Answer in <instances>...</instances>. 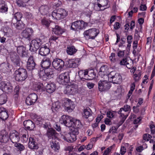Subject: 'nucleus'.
Instances as JSON below:
<instances>
[{
  "mask_svg": "<svg viewBox=\"0 0 155 155\" xmlns=\"http://www.w3.org/2000/svg\"><path fill=\"white\" fill-rule=\"evenodd\" d=\"M38 98L37 95L35 93L31 94L26 98L25 102L28 105H33L35 103Z\"/></svg>",
  "mask_w": 155,
  "mask_h": 155,
  "instance_id": "obj_16",
  "label": "nucleus"
},
{
  "mask_svg": "<svg viewBox=\"0 0 155 155\" xmlns=\"http://www.w3.org/2000/svg\"><path fill=\"white\" fill-rule=\"evenodd\" d=\"M108 70V68L107 66L106 65H103L100 68L99 74L101 77H103L104 76L108 74L109 73Z\"/></svg>",
  "mask_w": 155,
  "mask_h": 155,
  "instance_id": "obj_27",
  "label": "nucleus"
},
{
  "mask_svg": "<svg viewBox=\"0 0 155 155\" xmlns=\"http://www.w3.org/2000/svg\"><path fill=\"white\" fill-rule=\"evenodd\" d=\"M8 117V111L3 107H0V118L2 120H6Z\"/></svg>",
  "mask_w": 155,
  "mask_h": 155,
  "instance_id": "obj_24",
  "label": "nucleus"
},
{
  "mask_svg": "<svg viewBox=\"0 0 155 155\" xmlns=\"http://www.w3.org/2000/svg\"><path fill=\"white\" fill-rule=\"evenodd\" d=\"M61 138L69 143L73 142L76 139L75 136L72 135L70 132L61 136Z\"/></svg>",
  "mask_w": 155,
  "mask_h": 155,
  "instance_id": "obj_21",
  "label": "nucleus"
},
{
  "mask_svg": "<svg viewBox=\"0 0 155 155\" xmlns=\"http://www.w3.org/2000/svg\"><path fill=\"white\" fill-rule=\"evenodd\" d=\"M36 141V140L33 137H30L29 138L28 146L30 148L34 150L38 149V144Z\"/></svg>",
  "mask_w": 155,
  "mask_h": 155,
  "instance_id": "obj_20",
  "label": "nucleus"
},
{
  "mask_svg": "<svg viewBox=\"0 0 155 155\" xmlns=\"http://www.w3.org/2000/svg\"><path fill=\"white\" fill-rule=\"evenodd\" d=\"M52 32L56 35H61L64 32V30L62 29L59 26L57 25L54 29L52 30Z\"/></svg>",
  "mask_w": 155,
  "mask_h": 155,
  "instance_id": "obj_38",
  "label": "nucleus"
},
{
  "mask_svg": "<svg viewBox=\"0 0 155 155\" xmlns=\"http://www.w3.org/2000/svg\"><path fill=\"white\" fill-rule=\"evenodd\" d=\"M13 17L15 18L18 21H21V19L22 17V14L20 12H17L15 13L13 16Z\"/></svg>",
  "mask_w": 155,
  "mask_h": 155,
  "instance_id": "obj_55",
  "label": "nucleus"
},
{
  "mask_svg": "<svg viewBox=\"0 0 155 155\" xmlns=\"http://www.w3.org/2000/svg\"><path fill=\"white\" fill-rule=\"evenodd\" d=\"M9 137L5 130H2L0 133V142L2 143H6L9 140Z\"/></svg>",
  "mask_w": 155,
  "mask_h": 155,
  "instance_id": "obj_22",
  "label": "nucleus"
},
{
  "mask_svg": "<svg viewBox=\"0 0 155 155\" xmlns=\"http://www.w3.org/2000/svg\"><path fill=\"white\" fill-rule=\"evenodd\" d=\"M40 78L44 81L46 80L48 78H48V76L43 71H40L38 73Z\"/></svg>",
  "mask_w": 155,
  "mask_h": 155,
  "instance_id": "obj_44",
  "label": "nucleus"
},
{
  "mask_svg": "<svg viewBox=\"0 0 155 155\" xmlns=\"http://www.w3.org/2000/svg\"><path fill=\"white\" fill-rule=\"evenodd\" d=\"M50 52V49L46 46L41 47L39 50V54L43 56H46Z\"/></svg>",
  "mask_w": 155,
  "mask_h": 155,
  "instance_id": "obj_28",
  "label": "nucleus"
},
{
  "mask_svg": "<svg viewBox=\"0 0 155 155\" xmlns=\"http://www.w3.org/2000/svg\"><path fill=\"white\" fill-rule=\"evenodd\" d=\"M71 64V68H76L79 65V60L78 59H72Z\"/></svg>",
  "mask_w": 155,
  "mask_h": 155,
  "instance_id": "obj_46",
  "label": "nucleus"
},
{
  "mask_svg": "<svg viewBox=\"0 0 155 155\" xmlns=\"http://www.w3.org/2000/svg\"><path fill=\"white\" fill-rule=\"evenodd\" d=\"M71 62L72 59H66L65 61V65L67 67L71 68Z\"/></svg>",
  "mask_w": 155,
  "mask_h": 155,
  "instance_id": "obj_56",
  "label": "nucleus"
},
{
  "mask_svg": "<svg viewBox=\"0 0 155 155\" xmlns=\"http://www.w3.org/2000/svg\"><path fill=\"white\" fill-rule=\"evenodd\" d=\"M36 63L33 56H30L28 59L27 63L26 68L29 70H34L35 68Z\"/></svg>",
  "mask_w": 155,
  "mask_h": 155,
  "instance_id": "obj_18",
  "label": "nucleus"
},
{
  "mask_svg": "<svg viewBox=\"0 0 155 155\" xmlns=\"http://www.w3.org/2000/svg\"><path fill=\"white\" fill-rule=\"evenodd\" d=\"M25 26V24L21 21H18L14 26L17 29L21 30L24 28Z\"/></svg>",
  "mask_w": 155,
  "mask_h": 155,
  "instance_id": "obj_48",
  "label": "nucleus"
},
{
  "mask_svg": "<svg viewBox=\"0 0 155 155\" xmlns=\"http://www.w3.org/2000/svg\"><path fill=\"white\" fill-rule=\"evenodd\" d=\"M51 147L55 151L58 152L60 149V143L58 141H52L51 143Z\"/></svg>",
  "mask_w": 155,
  "mask_h": 155,
  "instance_id": "obj_34",
  "label": "nucleus"
},
{
  "mask_svg": "<svg viewBox=\"0 0 155 155\" xmlns=\"http://www.w3.org/2000/svg\"><path fill=\"white\" fill-rule=\"evenodd\" d=\"M79 74L81 79H84L87 80V78L86 77L87 76H88V70L80 71L79 72Z\"/></svg>",
  "mask_w": 155,
  "mask_h": 155,
  "instance_id": "obj_41",
  "label": "nucleus"
},
{
  "mask_svg": "<svg viewBox=\"0 0 155 155\" xmlns=\"http://www.w3.org/2000/svg\"><path fill=\"white\" fill-rule=\"evenodd\" d=\"M109 77L112 79V82L114 84H117L121 82V75L118 73H116L115 71H111L109 74Z\"/></svg>",
  "mask_w": 155,
  "mask_h": 155,
  "instance_id": "obj_11",
  "label": "nucleus"
},
{
  "mask_svg": "<svg viewBox=\"0 0 155 155\" xmlns=\"http://www.w3.org/2000/svg\"><path fill=\"white\" fill-rule=\"evenodd\" d=\"M82 127L81 123L79 120L73 119V124L72 127L77 128H80Z\"/></svg>",
  "mask_w": 155,
  "mask_h": 155,
  "instance_id": "obj_40",
  "label": "nucleus"
},
{
  "mask_svg": "<svg viewBox=\"0 0 155 155\" xmlns=\"http://www.w3.org/2000/svg\"><path fill=\"white\" fill-rule=\"evenodd\" d=\"M65 63L62 59L59 58H55L52 63V65L56 69L61 70L63 69Z\"/></svg>",
  "mask_w": 155,
  "mask_h": 155,
  "instance_id": "obj_9",
  "label": "nucleus"
},
{
  "mask_svg": "<svg viewBox=\"0 0 155 155\" xmlns=\"http://www.w3.org/2000/svg\"><path fill=\"white\" fill-rule=\"evenodd\" d=\"M15 147L18 150V151L21 152L23 151L25 149L24 146L19 143H16L14 144Z\"/></svg>",
  "mask_w": 155,
  "mask_h": 155,
  "instance_id": "obj_49",
  "label": "nucleus"
},
{
  "mask_svg": "<svg viewBox=\"0 0 155 155\" xmlns=\"http://www.w3.org/2000/svg\"><path fill=\"white\" fill-rule=\"evenodd\" d=\"M96 73L93 69L88 70V76H87L86 78L87 80H91L95 78Z\"/></svg>",
  "mask_w": 155,
  "mask_h": 155,
  "instance_id": "obj_33",
  "label": "nucleus"
},
{
  "mask_svg": "<svg viewBox=\"0 0 155 155\" xmlns=\"http://www.w3.org/2000/svg\"><path fill=\"white\" fill-rule=\"evenodd\" d=\"M119 114L120 115V117H121V120L119 122V126H120L124 123L128 115L127 114L125 115L124 114V115H122V116H121V114Z\"/></svg>",
  "mask_w": 155,
  "mask_h": 155,
  "instance_id": "obj_52",
  "label": "nucleus"
},
{
  "mask_svg": "<svg viewBox=\"0 0 155 155\" xmlns=\"http://www.w3.org/2000/svg\"><path fill=\"white\" fill-rule=\"evenodd\" d=\"M74 119L68 116L63 115L61 117V121L68 127H72Z\"/></svg>",
  "mask_w": 155,
  "mask_h": 155,
  "instance_id": "obj_15",
  "label": "nucleus"
},
{
  "mask_svg": "<svg viewBox=\"0 0 155 155\" xmlns=\"http://www.w3.org/2000/svg\"><path fill=\"white\" fill-rule=\"evenodd\" d=\"M108 3V0H98L97 4L95 5L94 8L97 11L104 10L110 7Z\"/></svg>",
  "mask_w": 155,
  "mask_h": 155,
  "instance_id": "obj_5",
  "label": "nucleus"
},
{
  "mask_svg": "<svg viewBox=\"0 0 155 155\" xmlns=\"http://www.w3.org/2000/svg\"><path fill=\"white\" fill-rule=\"evenodd\" d=\"M91 110L89 107H88L86 109H84V112L83 113V116L86 118H87L89 116L91 115Z\"/></svg>",
  "mask_w": 155,
  "mask_h": 155,
  "instance_id": "obj_43",
  "label": "nucleus"
},
{
  "mask_svg": "<svg viewBox=\"0 0 155 155\" xmlns=\"http://www.w3.org/2000/svg\"><path fill=\"white\" fill-rule=\"evenodd\" d=\"M57 25L54 22L51 21L49 25V29L51 28L52 30H53Z\"/></svg>",
  "mask_w": 155,
  "mask_h": 155,
  "instance_id": "obj_63",
  "label": "nucleus"
},
{
  "mask_svg": "<svg viewBox=\"0 0 155 155\" xmlns=\"http://www.w3.org/2000/svg\"><path fill=\"white\" fill-rule=\"evenodd\" d=\"M57 80L60 84L66 85L70 81L69 73L67 72L61 74L57 78Z\"/></svg>",
  "mask_w": 155,
  "mask_h": 155,
  "instance_id": "obj_6",
  "label": "nucleus"
},
{
  "mask_svg": "<svg viewBox=\"0 0 155 155\" xmlns=\"http://www.w3.org/2000/svg\"><path fill=\"white\" fill-rule=\"evenodd\" d=\"M10 58L14 66L15 67L20 66V58L18 55L15 52L12 53L11 54Z\"/></svg>",
  "mask_w": 155,
  "mask_h": 155,
  "instance_id": "obj_17",
  "label": "nucleus"
},
{
  "mask_svg": "<svg viewBox=\"0 0 155 155\" xmlns=\"http://www.w3.org/2000/svg\"><path fill=\"white\" fill-rule=\"evenodd\" d=\"M114 111H108L107 113V116L109 118H114Z\"/></svg>",
  "mask_w": 155,
  "mask_h": 155,
  "instance_id": "obj_58",
  "label": "nucleus"
},
{
  "mask_svg": "<svg viewBox=\"0 0 155 155\" xmlns=\"http://www.w3.org/2000/svg\"><path fill=\"white\" fill-rule=\"evenodd\" d=\"M0 88L1 90L7 94H10L13 91V87L12 84L8 82H1Z\"/></svg>",
  "mask_w": 155,
  "mask_h": 155,
  "instance_id": "obj_7",
  "label": "nucleus"
},
{
  "mask_svg": "<svg viewBox=\"0 0 155 155\" xmlns=\"http://www.w3.org/2000/svg\"><path fill=\"white\" fill-rule=\"evenodd\" d=\"M56 88V84L54 83L48 84L46 85L45 89L47 92L51 93L54 92Z\"/></svg>",
  "mask_w": 155,
  "mask_h": 155,
  "instance_id": "obj_29",
  "label": "nucleus"
},
{
  "mask_svg": "<svg viewBox=\"0 0 155 155\" xmlns=\"http://www.w3.org/2000/svg\"><path fill=\"white\" fill-rule=\"evenodd\" d=\"M7 96L5 94H3L0 95V105H2L7 102Z\"/></svg>",
  "mask_w": 155,
  "mask_h": 155,
  "instance_id": "obj_42",
  "label": "nucleus"
},
{
  "mask_svg": "<svg viewBox=\"0 0 155 155\" xmlns=\"http://www.w3.org/2000/svg\"><path fill=\"white\" fill-rule=\"evenodd\" d=\"M67 15L68 12L61 8L54 10L52 13L53 17L57 20L64 18Z\"/></svg>",
  "mask_w": 155,
  "mask_h": 155,
  "instance_id": "obj_2",
  "label": "nucleus"
},
{
  "mask_svg": "<svg viewBox=\"0 0 155 155\" xmlns=\"http://www.w3.org/2000/svg\"><path fill=\"white\" fill-rule=\"evenodd\" d=\"M130 106L128 105H124L123 107L121 108L118 111V114H121V116L124 115V113L130 110Z\"/></svg>",
  "mask_w": 155,
  "mask_h": 155,
  "instance_id": "obj_37",
  "label": "nucleus"
},
{
  "mask_svg": "<svg viewBox=\"0 0 155 155\" xmlns=\"http://www.w3.org/2000/svg\"><path fill=\"white\" fill-rule=\"evenodd\" d=\"M99 33L98 29L95 28L90 29L84 31V36L86 40L90 39H94Z\"/></svg>",
  "mask_w": 155,
  "mask_h": 155,
  "instance_id": "obj_4",
  "label": "nucleus"
},
{
  "mask_svg": "<svg viewBox=\"0 0 155 155\" xmlns=\"http://www.w3.org/2000/svg\"><path fill=\"white\" fill-rule=\"evenodd\" d=\"M23 124L25 128L28 130H33L35 127V124L31 120L25 121Z\"/></svg>",
  "mask_w": 155,
  "mask_h": 155,
  "instance_id": "obj_25",
  "label": "nucleus"
},
{
  "mask_svg": "<svg viewBox=\"0 0 155 155\" xmlns=\"http://www.w3.org/2000/svg\"><path fill=\"white\" fill-rule=\"evenodd\" d=\"M72 135L75 136V137H76V135L78 134L79 132L78 128L73 127L71 129V131L70 132Z\"/></svg>",
  "mask_w": 155,
  "mask_h": 155,
  "instance_id": "obj_53",
  "label": "nucleus"
},
{
  "mask_svg": "<svg viewBox=\"0 0 155 155\" xmlns=\"http://www.w3.org/2000/svg\"><path fill=\"white\" fill-rule=\"evenodd\" d=\"M17 52L18 54L22 57H25L27 55L26 51V48L22 45H20L16 48Z\"/></svg>",
  "mask_w": 155,
  "mask_h": 155,
  "instance_id": "obj_26",
  "label": "nucleus"
},
{
  "mask_svg": "<svg viewBox=\"0 0 155 155\" xmlns=\"http://www.w3.org/2000/svg\"><path fill=\"white\" fill-rule=\"evenodd\" d=\"M14 45L15 47L17 48L18 47L20 46V45H21L22 42L20 40H17L16 41H14Z\"/></svg>",
  "mask_w": 155,
  "mask_h": 155,
  "instance_id": "obj_60",
  "label": "nucleus"
},
{
  "mask_svg": "<svg viewBox=\"0 0 155 155\" xmlns=\"http://www.w3.org/2000/svg\"><path fill=\"white\" fill-rule=\"evenodd\" d=\"M51 21L46 18H43L41 21L42 25L45 26L48 29H49V25Z\"/></svg>",
  "mask_w": 155,
  "mask_h": 155,
  "instance_id": "obj_45",
  "label": "nucleus"
},
{
  "mask_svg": "<svg viewBox=\"0 0 155 155\" xmlns=\"http://www.w3.org/2000/svg\"><path fill=\"white\" fill-rule=\"evenodd\" d=\"M125 50L119 51L117 53V56L120 58L123 57L124 56Z\"/></svg>",
  "mask_w": 155,
  "mask_h": 155,
  "instance_id": "obj_64",
  "label": "nucleus"
},
{
  "mask_svg": "<svg viewBox=\"0 0 155 155\" xmlns=\"http://www.w3.org/2000/svg\"><path fill=\"white\" fill-rule=\"evenodd\" d=\"M51 62L48 58L44 57L42 61L41 66L44 69L49 68L51 67Z\"/></svg>",
  "mask_w": 155,
  "mask_h": 155,
  "instance_id": "obj_23",
  "label": "nucleus"
},
{
  "mask_svg": "<svg viewBox=\"0 0 155 155\" xmlns=\"http://www.w3.org/2000/svg\"><path fill=\"white\" fill-rule=\"evenodd\" d=\"M3 30L4 32L6 35L8 36L12 35V31L10 28L8 27H6L4 28Z\"/></svg>",
  "mask_w": 155,
  "mask_h": 155,
  "instance_id": "obj_50",
  "label": "nucleus"
},
{
  "mask_svg": "<svg viewBox=\"0 0 155 155\" xmlns=\"http://www.w3.org/2000/svg\"><path fill=\"white\" fill-rule=\"evenodd\" d=\"M8 7L5 2L0 0V12L2 13L6 12L8 11Z\"/></svg>",
  "mask_w": 155,
  "mask_h": 155,
  "instance_id": "obj_39",
  "label": "nucleus"
},
{
  "mask_svg": "<svg viewBox=\"0 0 155 155\" xmlns=\"http://www.w3.org/2000/svg\"><path fill=\"white\" fill-rule=\"evenodd\" d=\"M60 107L61 103L58 101L52 104L51 109L53 112H55L58 110Z\"/></svg>",
  "mask_w": 155,
  "mask_h": 155,
  "instance_id": "obj_36",
  "label": "nucleus"
},
{
  "mask_svg": "<svg viewBox=\"0 0 155 155\" xmlns=\"http://www.w3.org/2000/svg\"><path fill=\"white\" fill-rule=\"evenodd\" d=\"M14 77L17 81H21L25 80L28 77L26 69L23 68H18L15 71Z\"/></svg>",
  "mask_w": 155,
  "mask_h": 155,
  "instance_id": "obj_1",
  "label": "nucleus"
},
{
  "mask_svg": "<svg viewBox=\"0 0 155 155\" xmlns=\"http://www.w3.org/2000/svg\"><path fill=\"white\" fill-rule=\"evenodd\" d=\"M44 73L48 76V78H52L54 77L55 70L54 68H47L44 69Z\"/></svg>",
  "mask_w": 155,
  "mask_h": 155,
  "instance_id": "obj_31",
  "label": "nucleus"
},
{
  "mask_svg": "<svg viewBox=\"0 0 155 155\" xmlns=\"http://www.w3.org/2000/svg\"><path fill=\"white\" fill-rule=\"evenodd\" d=\"M110 83L106 81H100L98 83V89L100 91H107L111 87Z\"/></svg>",
  "mask_w": 155,
  "mask_h": 155,
  "instance_id": "obj_12",
  "label": "nucleus"
},
{
  "mask_svg": "<svg viewBox=\"0 0 155 155\" xmlns=\"http://www.w3.org/2000/svg\"><path fill=\"white\" fill-rule=\"evenodd\" d=\"M119 64L120 65H125L128 64V63L127 62V58H123L122 60L120 61Z\"/></svg>",
  "mask_w": 155,
  "mask_h": 155,
  "instance_id": "obj_59",
  "label": "nucleus"
},
{
  "mask_svg": "<svg viewBox=\"0 0 155 155\" xmlns=\"http://www.w3.org/2000/svg\"><path fill=\"white\" fill-rule=\"evenodd\" d=\"M42 44L41 40L40 38L32 40L30 45V50L31 52L36 51Z\"/></svg>",
  "mask_w": 155,
  "mask_h": 155,
  "instance_id": "obj_8",
  "label": "nucleus"
},
{
  "mask_svg": "<svg viewBox=\"0 0 155 155\" xmlns=\"http://www.w3.org/2000/svg\"><path fill=\"white\" fill-rule=\"evenodd\" d=\"M19 87L18 85H17L15 86L14 89V92L15 93V95L16 96H18L19 94Z\"/></svg>",
  "mask_w": 155,
  "mask_h": 155,
  "instance_id": "obj_62",
  "label": "nucleus"
},
{
  "mask_svg": "<svg viewBox=\"0 0 155 155\" xmlns=\"http://www.w3.org/2000/svg\"><path fill=\"white\" fill-rule=\"evenodd\" d=\"M57 134L55 130L52 128H50L47 130V135L49 139H53L54 138H55Z\"/></svg>",
  "mask_w": 155,
  "mask_h": 155,
  "instance_id": "obj_30",
  "label": "nucleus"
},
{
  "mask_svg": "<svg viewBox=\"0 0 155 155\" xmlns=\"http://www.w3.org/2000/svg\"><path fill=\"white\" fill-rule=\"evenodd\" d=\"M88 23L82 20L77 21L72 23L71 26V29L74 31H79L87 26Z\"/></svg>",
  "mask_w": 155,
  "mask_h": 155,
  "instance_id": "obj_3",
  "label": "nucleus"
},
{
  "mask_svg": "<svg viewBox=\"0 0 155 155\" xmlns=\"http://www.w3.org/2000/svg\"><path fill=\"white\" fill-rule=\"evenodd\" d=\"M49 8L46 5H41L39 8V11L41 14L43 15H46L49 12Z\"/></svg>",
  "mask_w": 155,
  "mask_h": 155,
  "instance_id": "obj_32",
  "label": "nucleus"
},
{
  "mask_svg": "<svg viewBox=\"0 0 155 155\" xmlns=\"http://www.w3.org/2000/svg\"><path fill=\"white\" fill-rule=\"evenodd\" d=\"M64 109L68 112H71L74 109L75 106L74 103L70 99L67 98L64 102Z\"/></svg>",
  "mask_w": 155,
  "mask_h": 155,
  "instance_id": "obj_14",
  "label": "nucleus"
},
{
  "mask_svg": "<svg viewBox=\"0 0 155 155\" xmlns=\"http://www.w3.org/2000/svg\"><path fill=\"white\" fill-rule=\"evenodd\" d=\"M30 0H18L16 1L17 5L20 7H24L26 6L25 3Z\"/></svg>",
  "mask_w": 155,
  "mask_h": 155,
  "instance_id": "obj_47",
  "label": "nucleus"
},
{
  "mask_svg": "<svg viewBox=\"0 0 155 155\" xmlns=\"http://www.w3.org/2000/svg\"><path fill=\"white\" fill-rule=\"evenodd\" d=\"M78 87L77 85H72L67 86L64 91L65 94L74 95L78 92Z\"/></svg>",
  "mask_w": 155,
  "mask_h": 155,
  "instance_id": "obj_10",
  "label": "nucleus"
},
{
  "mask_svg": "<svg viewBox=\"0 0 155 155\" xmlns=\"http://www.w3.org/2000/svg\"><path fill=\"white\" fill-rule=\"evenodd\" d=\"M26 18L29 20L31 21L33 18L32 14L30 12H26L25 14Z\"/></svg>",
  "mask_w": 155,
  "mask_h": 155,
  "instance_id": "obj_54",
  "label": "nucleus"
},
{
  "mask_svg": "<svg viewBox=\"0 0 155 155\" xmlns=\"http://www.w3.org/2000/svg\"><path fill=\"white\" fill-rule=\"evenodd\" d=\"M36 87L37 88V90H39L44 91H45V83L44 84L42 83L39 82L37 84Z\"/></svg>",
  "mask_w": 155,
  "mask_h": 155,
  "instance_id": "obj_51",
  "label": "nucleus"
},
{
  "mask_svg": "<svg viewBox=\"0 0 155 155\" xmlns=\"http://www.w3.org/2000/svg\"><path fill=\"white\" fill-rule=\"evenodd\" d=\"M110 59L111 62L114 63L116 61V59L115 57V54L112 53L110 56Z\"/></svg>",
  "mask_w": 155,
  "mask_h": 155,
  "instance_id": "obj_57",
  "label": "nucleus"
},
{
  "mask_svg": "<svg viewBox=\"0 0 155 155\" xmlns=\"http://www.w3.org/2000/svg\"><path fill=\"white\" fill-rule=\"evenodd\" d=\"M77 51V50L74 46H68L67 49V53L72 55L75 54Z\"/></svg>",
  "mask_w": 155,
  "mask_h": 155,
  "instance_id": "obj_35",
  "label": "nucleus"
},
{
  "mask_svg": "<svg viewBox=\"0 0 155 155\" xmlns=\"http://www.w3.org/2000/svg\"><path fill=\"white\" fill-rule=\"evenodd\" d=\"M9 138L13 143L15 144L18 143L20 140L18 132L15 130V132L11 133L9 135Z\"/></svg>",
  "mask_w": 155,
  "mask_h": 155,
  "instance_id": "obj_19",
  "label": "nucleus"
},
{
  "mask_svg": "<svg viewBox=\"0 0 155 155\" xmlns=\"http://www.w3.org/2000/svg\"><path fill=\"white\" fill-rule=\"evenodd\" d=\"M33 33V31L31 28H27L21 33L22 38L27 39L29 41L31 40V38Z\"/></svg>",
  "mask_w": 155,
  "mask_h": 155,
  "instance_id": "obj_13",
  "label": "nucleus"
},
{
  "mask_svg": "<svg viewBox=\"0 0 155 155\" xmlns=\"http://www.w3.org/2000/svg\"><path fill=\"white\" fill-rule=\"evenodd\" d=\"M11 66L8 64H6L5 65V68H6V70L5 71V72H9L11 71Z\"/></svg>",
  "mask_w": 155,
  "mask_h": 155,
  "instance_id": "obj_61",
  "label": "nucleus"
}]
</instances>
